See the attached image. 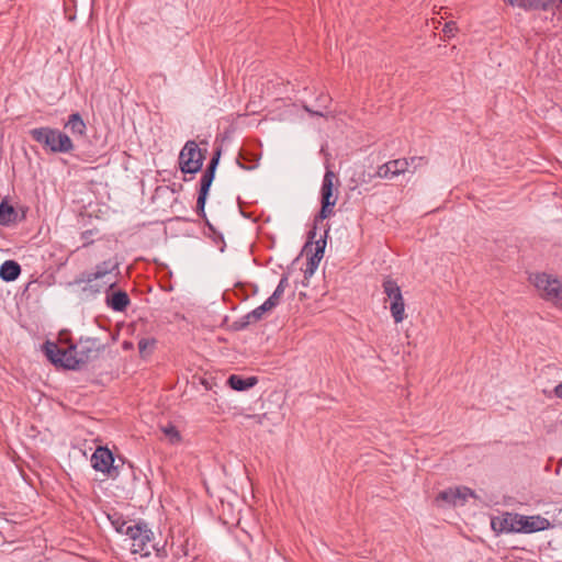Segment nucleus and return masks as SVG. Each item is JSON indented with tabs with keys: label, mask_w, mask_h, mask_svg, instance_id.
Returning a JSON list of instances; mask_svg holds the SVG:
<instances>
[{
	"label": "nucleus",
	"mask_w": 562,
	"mask_h": 562,
	"mask_svg": "<svg viewBox=\"0 0 562 562\" xmlns=\"http://www.w3.org/2000/svg\"><path fill=\"white\" fill-rule=\"evenodd\" d=\"M119 269V262L114 259L104 260L98 263L92 271H83L68 286H80L82 299L89 300L108 292L115 286L114 271Z\"/></svg>",
	"instance_id": "nucleus-1"
},
{
	"label": "nucleus",
	"mask_w": 562,
	"mask_h": 562,
	"mask_svg": "<svg viewBox=\"0 0 562 562\" xmlns=\"http://www.w3.org/2000/svg\"><path fill=\"white\" fill-rule=\"evenodd\" d=\"M30 135L35 142L52 153L66 154L74 149V143L70 137L57 128H33L30 131Z\"/></svg>",
	"instance_id": "nucleus-2"
},
{
	"label": "nucleus",
	"mask_w": 562,
	"mask_h": 562,
	"mask_svg": "<svg viewBox=\"0 0 562 562\" xmlns=\"http://www.w3.org/2000/svg\"><path fill=\"white\" fill-rule=\"evenodd\" d=\"M70 347V358L66 361V369L75 370L81 364L98 358L99 353L104 349V345L92 337L80 338L78 342Z\"/></svg>",
	"instance_id": "nucleus-3"
},
{
	"label": "nucleus",
	"mask_w": 562,
	"mask_h": 562,
	"mask_svg": "<svg viewBox=\"0 0 562 562\" xmlns=\"http://www.w3.org/2000/svg\"><path fill=\"white\" fill-rule=\"evenodd\" d=\"M126 536H128L132 541L131 550L133 553L148 557L153 550L158 551L153 541V531L145 522H137L126 527Z\"/></svg>",
	"instance_id": "nucleus-4"
},
{
	"label": "nucleus",
	"mask_w": 562,
	"mask_h": 562,
	"mask_svg": "<svg viewBox=\"0 0 562 562\" xmlns=\"http://www.w3.org/2000/svg\"><path fill=\"white\" fill-rule=\"evenodd\" d=\"M532 282L543 300L562 308V278L538 273L533 277Z\"/></svg>",
	"instance_id": "nucleus-5"
},
{
	"label": "nucleus",
	"mask_w": 562,
	"mask_h": 562,
	"mask_svg": "<svg viewBox=\"0 0 562 562\" xmlns=\"http://www.w3.org/2000/svg\"><path fill=\"white\" fill-rule=\"evenodd\" d=\"M204 156L194 140H188L179 154V166L184 173H196L201 170Z\"/></svg>",
	"instance_id": "nucleus-6"
},
{
	"label": "nucleus",
	"mask_w": 562,
	"mask_h": 562,
	"mask_svg": "<svg viewBox=\"0 0 562 562\" xmlns=\"http://www.w3.org/2000/svg\"><path fill=\"white\" fill-rule=\"evenodd\" d=\"M422 162H424L423 157H412L409 160L407 159H394L385 162L380 166L376 176L385 179H393L401 173H404L409 169L411 166L416 169Z\"/></svg>",
	"instance_id": "nucleus-7"
},
{
	"label": "nucleus",
	"mask_w": 562,
	"mask_h": 562,
	"mask_svg": "<svg viewBox=\"0 0 562 562\" xmlns=\"http://www.w3.org/2000/svg\"><path fill=\"white\" fill-rule=\"evenodd\" d=\"M308 241L305 244L303 250L308 254V251H313V254L311 255V257L307 259V263H306V268L304 270V276L305 278H310L314 274V272L316 271L323 256H324V251H325V247H326V240L324 238H319L318 240H316L314 243V246H313V239L315 238L316 236V233L314 231H311L308 233Z\"/></svg>",
	"instance_id": "nucleus-8"
},
{
	"label": "nucleus",
	"mask_w": 562,
	"mask_h": 562,
	"mask_svg": "<svg viewBox=\"0 0 562 562\" xmlns=\"http://www.w3.org/2000/svg\"><path fill=\"white\" fill-rule=\"evenodd\" d=\"M335 173L330 170L326 171L322 184V209L316 221L327 218L336 204L337 198L333 194Z\"/></svg>",
	"instance_id": "nucleus-9"
},
{
	"label": "nucleus",
	"mask_w": 562,
	"mask_h": 562,
	"mask_svg": "<svg viewBox=\"0 0 562 562\" xmlns=\"http://www.w3.org/2000/svg\"><path fill=\"white\" fill-rule=\"evenodd\" d=\"M517 533H533L550 528V521L539 515L525 516L517 514Z\"/></svg>",
	"instance_id": "nucleus-10"
},
{
	"label": "nucleus",
	"mask_w": 562,
	"mask_h": 562,
	"mask_svg": "<svg viewBox=\"0 0 562 562\" xmlns=\"http://www.w3.org/2000/svg\"><path fill=\"white\" fill-rule=\"evenodd\" d=\"M114 457L106 447H98L91 457V465L95 471L110 474L113 467Z\"/></svg>",
	"instance_id": "nucleus-11"
},
{
	"label": "nucleus",
	"mask_w": 562,
	"mask_h": 562,
	"mask_svg": "<svg viewBox=\"0 0 562 562\" xmlns=\"http://www.w3.org/2000/svg\"><path fill=\"white\" fill-rule=\"evenodd\" d=\"M517 514L504 513L501 516L491 519V528L498 533H517Z\"/></svg>",
	"instance_id": "nucleus-12"
},
{
	"label": "nucleus",
	"mask_w": 562,
	"mask_h": 562,
	"mask_svg": "<svg viewBox=\"0 0 562 562\" xmlns=\"http://www.w3.org/2000/svg\"><path fill=\"white\" fill-rule=\"evenodd\" d=\"M473 495V491L468 487L447 488L438 494L437 501L458 506L463 505L468 497Z\"/></svg>",
	"instance_id": "nucleus-13"
},
{
	"label": "nucleus",
	"mask_w": 562,
	"mask_h": 562,
	"mask_svg": "<svg viewBox=\"0 0 562 562\" xmlns=\"http://www.w3.org/2000/svg\"><path fill=\"white\" fill-rule=\"evenodd\" d=\"M44 351L46 357L55 364H60L63 368H66L68 363L66 360L70 358V347L67 349H61L57 344L47 341L44 345Z\"/></svg>",
	"instance_id": "nucleus-14"
},
{
	"label": "nucleus",
	"mask_w": 562,
	"mask_h": 562,
	"mask_svg": "<svg viewBox=\"0 0 562 562\" xmlns=\"http://www.w3.org/2000/svg\"><path fill=\"white\" fill-rule=\"evenodd\" d=\"M220 151H217L212 159L210 160L205 171L203 172L200 180V190L199 192L209 194L210 188L215 177V171L220 160Z\"/></svg>",
	"instance_id": "nucleus-15"
},
{
	"label": "nucleus",
	"mask_w": 562,
	"mask_h": 562,
	"mask_svg": "<svg viewBox=\"0 0 562 562\" xmlns=\"http://www.w3.org/2000/svg\"><path fill=\"white\" fill-rule=\"evenodd\" d=\"M512 7L524 10H549L557 0H506Z\"/></svg>",
	"instance_id": "nucleus-16"
},
{
	"label": "nucleus",
	"mask_w": 562,
	"mask_h": 562,
	"mask_svg": "<svg viewBox=\"0 0 562 562\" xmlns=\"http://www.w3.org/2000/svg\"><path fill=\"white\" fill-rule=\"evenodd\" d=\"M273 308L274 306L271 304V302L266 300L260 306L256 307L255 310H252L243 317L240 328L259 322L260 319H262L263 315L267 312H270Z\"/></svg>",
	"instance_id": "nucleus-17"
},
{
	"label": "nucleus",
	"mask_w": 562,
	"mask_h": 562,
	"mask_svg": "<svg viewBox=\"0 0 562 562\" xmlns=\"http://www.w3.org/2000/svg\"><path fill=\"white\" fill-rule=\"evenodd\" d=\"M65 127L68 128L71 134L79 137L86 136L87 126L81 115L76 112L68 116Z\"/></svg>",
	"instance_id": "nucleus-18"
},
{
	"label": "nucleus",
	"mask_w": 562,
	"mask_h": 562,
	"mask_svg": "<svg viewBox=\"0 0 562 562\" xmlns=\"http://www.w3.org/2000/svg\"><path fill=\"white\" fill-rule=\"evenodd\" d=\"M21 267L16 261L7 260L0 266V278L3 281L11 282L19 278Z\"/></svg>",
	"instance_id": "nucleus-19"
},
{
	"label": "nucleus",
	"mask_w": 562,
	"mask_h": 562,
	"mask_svg": "<svg viewBox=\"0 0 562 562\" xmlns=\"http://www.w3.org/2000/svg\"><path fill=\"white\" fill-rule=\"evenodd\" d=\"M106 304L113 311L122 312L128 306L130 299H128V295L126 292L119 291V292H115V293L106 296Z\"/></svg>",
	"instance_id": "nucleus-20"
},
{
	"label": "nucleus",
	"mask_w": 562,
	"mask_h": 562,
	"mask_svg": "<svg viewBox=\"0 0 562 562\" xmlns=\"http://www.w3.org/2000/svg\"><path fill=\"white\" fill-rule=\"evenodd\" d=\"M227 382L233 390L246 391V390L252 387L257 383V379L255 376L244 379L239 375L232 374L228 378Z\"/></svg>",
	"instance_id": "nucleus-21"
},
{
	"label": "nucleus",
	"mask_w": 562,
	"mask_h": 562,
	"mask_svg": "<svg viewBox=\"0 0 562 562\" xmlns=\"http://www.w3.org/2000/svg\"><path fill=\"white\" fill-rule=\"evenodd\" d=\"M383 290L386 296L389 297L390 303L404 301L401 289L395 281L390 279L385 280L383 282Z\"/></svg>",
	"instance_id": "nucleus-22"
},
{
	"label": "nucleus",
	"mask_w": 562,
	"mask_h": 562,
	"mask_svg": "<svg viewBox=\"0 0 562 562\" xmlns=\"http://www.w3.org/2000/svg\"><path fill=\"white\" fill-rule=\"evenodd\" d=\"M289 285V279L286 276H282V278L280 279L276 290L273 291V293L271 294V296H269L267 300L269 302H271V304L276 307L280 304L281 302V299L284 294V291L285 289L288 288Z\"/></svg>",
	"instance_id": "nucleus-23"
},
{
	"label": "nucleus",
	"mask_w": 562,
	"mask_h": 562,
	"mask_svg": "<svg viewBox=\"0 0 562 562\" xmlns=\"http://www.w3.org/2000/svg\"><path fill=\"white\" fill-rule=\"evenodd\" d=\"M16 213L7 202L0 203V225L7 226L14 222Z\"/></svg>",
	"instance_id": "nucleus-24"
},
{
	"label": "nucleus",
	"mask_w": 562,
	"mask_h": 562,
	"mask_svg": "<svg viewBox=\"0 0 562 562\" xmlns=\"http://www.w3.org/2000/svg\"><path fill=\"white\" fill-rule=\"evenodd\" d=\"M390 311L392 314V317L394 318V322L401 323L405 318V303L404 301L401 302H391L390 303Z\"/></svg>",
	"instance_id": "nucleus-25"
},
{
	"label": "nucleus",
	"mask_w": 562,
	"mask_h": 562,
	"mask_svg": "<svg viewBox=\"0 0 562 562\" xmlns=\"http://www.w3.org/2000/svg\"><path fill=\"white\" fill-rule=\"evenodd\" d=\"M162 432L169 438L171 443H177L181 439L179 431L172 425L162 427Z\"/></svg>",
	"instance_id": "nucleus-26"
},
{
	"label": "nucleus",
	"mask_w": 562,
	"mask_h": 562,
	"mask_svg": "<svg viewBox=\"0 0 562 562\" xmlns=\"http://www.w3.org/2000/svg\"><path fill=\"white\" fill-rule=\"evenodd\" d=\"M109 518L117 532L126 535V527H130L131 525H127V522L121 517L109 516Z\"/></svg>",
	"instance_id": "nucleus-27"
},
{
	"label": "nucleus",
	"mask_w": 562,
	"mask_h": 562,
	"mask_svg": "<svg viewBox=\"0 0 562 562\" xmlns=\"http://www.w3.org/2000/svg\"><path fill=\"white\" fill-rule=\"evenodd\" d=\"M207 194L199 192L198 200H196V213L205 217V203H206Z\"/></svg>",
	"instance_id": "nucleus-28"
},
{
	"label": "nucleus",
	"mask_w": 562,
	"mask_h": 562,
	"mask_svg": "<svg viewBox=\"0 0 562 562\" xmlns=\"http://www.w3.org/2000/svg\"><path fill=\"white\" fill-rule=\"evenodd\" d=\"M321 100H322V103H323V109L314 110V109H312V108H310L307 105H304V109L307 112H310L311 114L318 115V116H324L325 115L326 104H327L329 98L327 95H322Z\"/></svg>",
	"instance_id": "nucleus-29"
},
{
	"label": "nucleus",
	"mask_w": 562,
	"mask_h": 562,
	"mask_svg": "<svg viewBox=\"0 0 562 562\" xmlns=\"http://www.w3.org/2000/svg\"><path fill=\"white\" fill-rule=\"evenodd\" d=\"M155 344L154 339L143 338L138 341V349L140 353H144L148 348H151Z\"/></svg>",
	"instance_id": "nucleus-30"
},
{
	"label": "nucleus",
	"mask_w": 562,
	"mask_h": 562,
	"mask_svg": "<svg viewBox=\"0 0 562 562\" xmlns=\"http://www.w3.org/2000/svg\"><path fill=\"white\" fill-rule=\"evenodd\" d=\"M457 31V25L454 22H448L445 24L442 32L447 37H451L454 35V32Z\"/></svg>",
	"instance_id": "nucleus-31"
},
{
	"label": "nucleus",
	"mask_w": 562,
	"mask_h": 562,
	"mask_svg": "<svg viewBox=\"0 0 562 562\" xmlns=\"http://www.w3.org/2000/svg\"><path fill=\"white\" fill-rule=\"evenodd\" d=\"M554 395L562 400V382L554 387Z\"/></svg>",
	"instance_id": "nucleus-32"
},
{
	"label": "nucleus",
	"mask_w": 562,
	"mask_h": 562,
	"mask_svg": "<svg viewBox=\"0 0 562 562\" xmlns=\"http://www.w3.org/2000/svg\"><path fill=\"white\" fill-rule=\"evenodd\" d=\"M130 347H132L131 344H127V342L124 344V348H130Z\"/></svg>",
	"instance_id": "nucleus-33"
},
{
	"label": "nucleus",
	"mask_w": 562,
	"mask_h": 562,
	"mask_svg": "<svg viewBox=\"0 0 562 562\" xmlns=\"http://www.w3.org/2000/svg\"><path fill=\"white\" fill-rule=\"evenodd\" d=\"M2 508H3V507L0 505V514L2 513Z\"/></svg>",
	"instance_id": "nucleus-34"
}]
</instances>
